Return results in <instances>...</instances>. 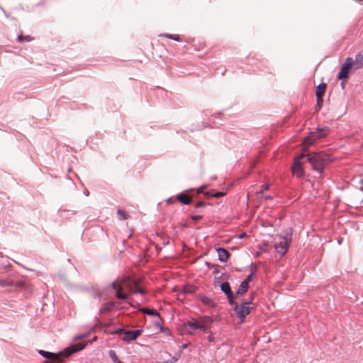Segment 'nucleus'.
<instances>
[{"label":"nucleus","instance_id":"f257e3e1","mask_svg":"<svg viewBox=\"0 0 363 363\" xmlns=\"http://www.w3.org/2000/svg\"><path fill=\"white\" fill-rule=\"evenodd\" d=\"M138 281H133L130 277H125L122 281L117 280L112 282L111 286L116 290V296L119 299H126L128 295L122 292L123 286L129 289L130 294L139 293L142 295L145 294V291L138 287Z\"/></svg>","mask_w":363,"mask_h":363},{"label":"nucleus","instance_id":"f03ea898","mask_svg":"<svg viewBox=\"0 0 363 363\" xmlns=\"http://www.w3.org/2000/svg\"><path fill=\"white\" fill-rule=\"evenodd\" d=\"M306 157L313 169L320 174L324 172L325 167L332 161L330 155L322 152L308 154Z\"/></svg>","mask_w":363,"mask_h":363},{"label":"nucleus","instance_id":"7ed1b4c3","mask_svg":"<svg viewBox=\"0 0 363 363\" xmlns=\"http://www.w3.org/2000/svg\"><path fill=\"white\" fill-rule=\"evenodd\" d=\"M328 128L326 127L318 128L315 132H311L305 138L303 146V149L308 148L309 146L314 144L317 140L325 138L328 135Z\"/></svg>","mask_w":363,"mask_h":363},{"label":"nucleus","instance_id":"20e7f679","mask_svg":"<svg viewBox=\"0 0 363 363\" xmlns=\"http://www.w3.org/2000/svg\"><path fill=\"white\" fill-rule=\"evenodd\" d=\"M252 299L250 301H242L240 304H236L234 308V311L237 314L238 317L240 320V323H244L245 317L250 313L252 307L250 306L252 303Z\"/></svg>","mask_w":363,"mask_h":363},{"label":"nucleus","instance_id":"39448f33","mask_svg":"<svg viewBox=\"0 0 363 363\" xmlns=\"http://www.w3.org/2000/svg\"><path fill=\"white\" fill-rule=\"evenodd\" d=\"M306 160V155L304 154L300 155L298 157L294 159L292 172L294 175L298 177H302L304 175V171L301 166L302 160Z\"/></svg>","mask_w":363,"mask_h":363},{"label":"nucleus","instance_id":"423d86ee","mask_svg":"<svg viewBox=\"0 0 363 363\" xmlns=\"http://www.w3.org/2000/svg\"><path fill=\"white\" fill-rule=\"evenodd\" d=\"M349 69H352L351 64V57H348L345 59V62L341 67L340 72L338 74L337 78L339 79H346L349 77Z\"/></svg>","mask_w":363,"mask_h":363},{"label":"nucleus","instance_id":"0eeeda50","mask_svg":"<svg viewBox=\"0 0 363 363\" xmlns=\"http://www.w3.org/2000/svg\"><path fill=\"white\" fill-rule=\"evenodd\" d=\"M289 240L286 237H283L281 240L274 244L276 252L281 256L285 255L289 249Z\"/></svg>","mask_w":363,"mask_h":363},{"label":"nucleus","instance_id":"6e6552de","mask_svg":"<svg viewBox=\"0 0 363 363\" xmlns=\"http://www.w3.org/2000/svg\"><path fill=\"white\" fill-rule=\"evenodd\" d=\"M143 329L135 330H125L124 335L122 338L123 341L129 343L132 341L137 340V338L143 333Z\"/></svg>","mask_w":363,"mask_h":363},{"label":"nucleus","instance_id":"1a4fd4ad","mask_svg":"<svg viewBox=\"0 0 363 363\" xmlns=\"http://www.w3.org/2000/svg\"><path fill=\"white\" fill-rule=\"evenodd\" d=\"M351 64L354 71L363 67V50L355 55L354 60L351 57Z\"/></svg>","mask_w":363,"mask_h":363},{"label":"nucleus","instance_id":"9d476101","mask_svg":"<svg viewBox=\"0 0 363 363\" xmlns=\"http://www.w3.org/2000/svg\"><path fill=\"white\" fill-rule=\"evenodd\" d=\"M38 354L49 360H52L53 362H62L60 353L55 354L45 350H39Z\"/></svg>","mask_w":363,"mask_h":363},{"label":"nucleus","instance_id":"9b49d317","mask_svg":"<svg viewBox=\"0 0 363 363\" xmlns=\"http://www.w3.org/2000/svg\"><path fill=\"white\" fill-rule=\"evenodd\" d=\"M218 260L225 262H226L230 256L228 251L224 248L219 247L217 250Z\"/></svg>","mask_w":363,"mask_h":363},{"label":"nucleus","instance_id":"f8f14e48","mask_svg":"<svg viewBox=\"0 0 363 363\" xmlns=\"http://www.w3.org/2000/svg\"><path fill=\"white\" fill-rule=\"evenodd\" d=\"M84 347V345L79 344L72 347V348H67L66 350H64V353H65L67 356H69L74 352H77L83 350Z\"/></svg>","mask_w":363,"mask_h":363},{"label":"nucleus","instance_id":"ddd939ff","mask_svg":"<svg viewBox=\"0 0 363 363\" xmlns=\"http://www.w3.org/2000/svg\"><path fill=\"white\" fill-rule=\"evenodd\" d=\"M177 200L182 204L188 205L191 203V199L186 194H180L177 196Z\"/></svg>","mask_w":363,"mask_h":363},{"label":"nucleus","instance_id":"4468645a","mask_svg":"<svg viewBox=\"0 0 363 363\" xmlns=\"http://www.w3.org/2000/svg\"><path fill=\"white\" fill-rule=\"evenodd\" d=\"M248 288L249 285L247 284V281H242L237 290V295H243L247 292Z\"/></svg>","mask_w":363,"mask_h":363},{"label":"nucleus","instance_id":"2eb2a0df","mask_svg":"<svg viewBox=\"0 0 363 363\" xmlns=\"http://www.w3.org/2000/svg\"><path fill=\"white\" fill-rule=\"evenodd\" d=\"M220 289L226 296H228V295H230L233 294L230 286V284L227 281L221 284Z\"/></svg>","mask_w":363,"mask_h":363},{"label":"nucleus","instance_id":"dca6fc26","mask_svg":"<svg viewBox=\"0 0 363 363\" xmlns=\"http://www.w3.org/2000/svg\"><path fill=\"white\" fill-rule=\"evenodd\" d=\"M108 354L113 363H123L119 359V358L118 357V356L114 350H109Z\"/></svg>","mask_w":363,"mask_h":363},{"label":"nucleus","instance_id":"f3484780","mask_svg":"<svg viewBox=\"0 0 363 363\" xmlns=\"http://www.w3.org/2000/svg\"><path fill=\"white\" fill-rule=\"evenodd\" d=\"M200 300L206 306H210V307H212V306H214V303H213V301L209 297H208L206 296H202L200 298Z\"/></svg>","mask_w":363,"mask_h":363},{"label":"nucleus","instance_id":"a211bd4d","mask_svg":"<svg viewBox=\"0 0 363 363\" xmlns=\"http://www.w3.org/2000/svg\"><path fill=\"white\" fill-rule=\"evenodd\" d=\"M187 325L192 330H197L199 327V323L196 321V319H191L187 323Z\"/></svg>","mask_w":363,"mask_h":363},{"label":"nucleus","instance_id":"6ab92c4d","mask_svg":"<svg viewBox=\"0 0 363 363\" xmlns=\"http://www.w3.org/2000/svg\"><path fill=\"white\" fill-rule=\"evenodd\" d=\"M326 89V84L324 83L320 84L316 89V96L323 95Z\"/></svg>","mask_w":363,"mask_h":363},{"label":"nucleus","instance_id":"aec40b11","mask_svg":"<svg viewBox=\"0 0 363 363\" xmlns=\"http://www.w3.org/2000/svg\"><path fill=\"white\" fill-rule=\"evenodd\" d=\"M140 311L145 314H147V315H159V313L153 310V309H150V308H140Z\"/></svg>","mask_w":363,"mask_h":363},{"label":"nucleus","instance_id":"412c9836","mask_svg":"<svg viewBox=\"0 0 363 363\" xmlns=\"http://www.w3.org/2000/svg\"><path fill=\"white\" fill-rule=\"evenodd\" d=\"M33 38L30 36V35H26V36H23L22 35H18L17 37V40L18 42H23V41H26V42H30L33 40Z\"/></svg>","mask_w":363,"mask_h":363},{"label":"nucleus","instance_id":"4be33fe9","mask_svg":"<svg viewBox=\"0 0 363 363\" xmlns=\"http://www.w3.org/2000/svg\"><path fill=\"white\" fill-rule=\"evenodd\" d=\"M117 213L120 220H125L128 218L127 213L121 209H118Z\"/></svg>","mask_w":363,"mask_h":363},{"label":"nucleus","instance_id":"5701e85b","mask_svg":"<svg viewBox=\"0 0 363 363\" xmlns=\"http://www.w3.org/2000/svg\"><path fill=\"white\" fill-rule=\"evenodd\" d=\"M164 36L166 37V38H168L169 39H172L174 40H176V41H179L180 40V37L178 35L164 34Z\"/></svg>","mask_w":363,"mask_h":363},{"label":"nucleus","instance_id":"b1692460","mask_svg":"<svg viewBox=\"0 0 363 363\" xmlns=\"http://www.w3.org/2000/svg\"><path fill=\"white\" fill-rule=\"evenodd\" d=\"M207 195H211V196L214 197V198H220V197H222L225 195V193L224 192H216L215 194H211L210 192H207L206 193Z\"/></svg>","mask_w":363,"mask_h":363},{"label":"nucleus","instance_id":"393cba45","mask_svg":"<svg viewBox=\"0 0 363 363\" xmlns=\"http://www.w3.org/2000/svg\"><path fill=\"white\" fill-rule=\"evenodd\" d=\"M228 297V302L230 305H234L235 304V300H234V297H233V294H230V295H228L227 296Z\"/></svg>","mask_w":363,"mask_h":363},{"label":"nucleus","instance_id":"a878e982","mask_svg":"<svg viewBox=\"0 0 363 363\" xmlns=\"http://www.w3.org/2000/svg\"><path fill=\"white\" fill-rule=\"evenodd\" d=\"M254 276V272H251L247 277L243 280L242 281H247V284L249 285V282L252 280V277Z\"/></svg>","mask_w":363,"mask_h":363},{"label":"nucleus","instance_id":"bb28decb","mask_svg":"<svg viewBox=\"0 0 363 363\" xmlns=\"http://www.w3.org/2000/svg\"><path fill=\"white\" fill-rule=\"evenodd\" d=\"M269 185H263L262 186V189L259 191V194H263V192L265 191H267L269 189Z\"/></svg>","mask_w":363,"mask_h":363},{"label":"nucleus","instance_id":"cd10ccee","mask_svg":"<svg viewBox=\"0 0 363 363\" xmlns=\"http://www.w3.org/2000/svg\"><path fill=\"white\" fill-rule=\"evenodd\" d=\"M201 218V216H199V215H194V216H191V219L194 220H199Z\"/></svg>","mask_w":363,"mask_h":363},{"label":"nucleus","instance_id":"c85d7f7f","mask_svg":"<svg viewBox=\"0 0 363 363\" xmlns=\"http://www.w3.org/2000/svg\"><path fill=\"white\" fill-rule=\"evenodd\" d=\"M124 332H125V330L123 329H118V330H116L114 333L115 334H118V335H120V334H123L124 335Z\"/></svg>","mask_w":363,"mask_h":363},{"label":"nucleus","instance_id":"c756f323","mask_svg":"<svg viewBox=\"0 0 363 363\" xmlns=\"http://www.w3.org/2000/svg\"><path fill=\"white\" fill-rule=\"evenodd\" d=\"M205 203L203 201H198L196 205V208H201V207H203L204 206Z\"/></svg>","mask_w":363,"mask_h":363},{"label":"nucleus","instance_id":"7c9ffc66","mask_svg":"<svg viewBox=\"0 0 363 363\" xmlns=\"http://www.w3.org/2000/svg\"><path fill=\"white\" fill-rule=\"evenodd\" d=\"M208 340L209 342H213L214 341V337H213V335L212 333H211L208 337Z\"/></svg>","mask_w":363,"mask_h":363},{"label":"nucleus","instance_id":"2f4dec72","mask_svg":"<svg viewBox=\"0 0 363 363\" xmlns=\"http://www.w3.org/2000/svg\"><path fill=\"white\" fill-rule=\"evenodd\" d=\"M199 327H200V328H199V330H202L203 331H205L206 330V327L204 325L199 324Z\"/></svg>","mask_w":363,"mask_h":363},{"label":"nucleus","instance_id":"473e14b6","mask_svg":"<svg viewBox=\"0 0 363 363\" xmlns=\"http://www.w3.org/2000/svg\"><path fill=\"white\" fill-rule=\"evenodd\" d=\"M316 97H317L318 103L322 101V100H323V95L320 94V95H319V97H318V96H316Z\"/></svg>","mask_w":363,"mask_h":363},{"label":"nucleus","instance_id":"72a5a7b5","mask_svg":"<svg viewBox=\"0 0 363 363\" xmlns=\"http://www.w3.org/2000/svg\"><path fill=\"white\" fill-rule=\"evenodd\" d=\"M205 188V186H201V188L199 189V191L198 192L199 193H202L203 192V189Z\"/></svg>","mask_w":363,"mask_h":363},{"label":"nucleus","instance_id":"f704fd0d","mask_svg":"<svg viewBox=\"0 0 363 363\" xmlns=\"http://www.w3.org/2000/svg\"><path fill=\"white\" fill-rule=\"evenodd\" d=\"M157 326L160 328V330H163V328L162 326L161 325V324L160 323H157Z\"/></svg>","mask_w":363,"mask_h":363},{"label":"nucleus","instance_id":"c9c22d12","mask_svg":"<svg viewBox=\"0 0 363 363\" xmlns=\"http://www.w3.org/2000/svg\"><path fill=\"white\" fill-rule=\"evenodd\" d=\"M264 199H265V200H270V199H272V196H264Z\"/></svg>","mask_w":363,"mask_h":363},{"label":"nucleus","instance_id":"e433bc0d","mask_svg":"<svg viewBox=\"0 0 363 363\" xmlns=\"http://www.w3.org/2000/svg\"><path fill=\"white\" fill-rule=\"evenodd\" d=\"M56 362H53V361H52V360H50V361L47 360V361H45V362H44V363H56Z\"/></svg>","mask_w":363,"mask_h":363},{"label":"nucleus","instance_id":"4c0bfd02","mask_svg":"<svg viewBox=\"0 0 363 363\" xmlns=\"http://www.w3.org/2000/svg\"><path fill=\"white\" fill-rule=\"evenodd\" d=\"M245 233H242V234H240V235H239V238H245Z\"/></svg>","mask_w":363,"mask_h":363},{"label":"nucleus","instance_id":"58836bf2","mask_svg":"<svg viewBox=\"0 0 363 363\" xmlns=\"http://www.w3.org/2000/svg\"><path fill=\"white\" fill-rule=\"evenodd\" d=\"M84 194H85L86 196H89V191H88L87 190H86V191H84Z\"/></svg>","mask_w":363,"mask_h":363},{"label":"nucleus","instance_id":"ea45409f","mask_svg":"<svg viewBox=\"0 0 363 363\" xmlns=\"http://www.w3.org/2000/svg\"><path fill=\"white\" fill-rule=\"evenodd\" d=\"M1 9L6 13V11H4V8H1Z\"/></svg>","mask_w":363,"mask_h":363},{"label":"nucleus","instance_id":"a19ab883","mask_svg":"<svg viewBox=\"0 0 363 363\" xmlns=\"http://www.w3.org/2000/svg\"><path fill=\"white\" fill-rule=\"evenodd\" d=\"M186 345H184L183 348H186Z\"/></svg>","mask_w":363,"mask_h":363}]
</instances>
